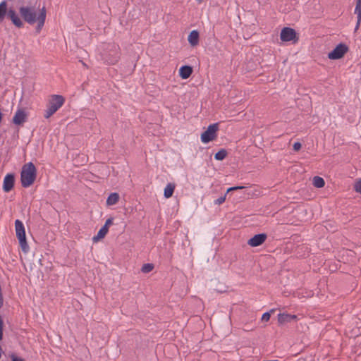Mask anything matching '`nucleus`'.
I'll use <instances>...</instances> for the list:
<instances>
[{
	"label": "nucleus",
	"instance_id": "obj_28",
	"mask_svg": "<svg viewBox=\"0 0 361 361\" xmlns=\"http://www.w3.org/2000/svg\"><path fill=\"white\" fill-rule=\"evenodd\" d=\"M245 188L244 186H233V187H231V188H229L227 191H226V193L231 192V191H234V190H241V189H243Z\"/></svg>",
	"mask_w": 361,
	"mask_h": 361
},
{
	"label": "nucleus",
	"instance_id": "obj_22",
	"mask_svg": "<svg viewBox=\"0 0 361 361\" xmlns=\"http://www.w3.org/2000/svg\"><path fill=\"white\" fill-rule=\"evenodd\" d=\"M227 154L228 153L226 149H221L214 154V159L219 161H222L226 157Z\"/></svg>",
	"mask_w": 361,
	"mask_h": 361
},
{
	"label": "nucleus",
	"instance_id": "obj_20",
	"mask_svg": "<svg viewBox=\"0 0 361 361\" xmlns=\"http://www.w3.org/2000/svg\"><path fill=\"white\" fill-rule=\"evenodd\" d=\"M312 184L314 187L317 188H323L325 185V181L323 178L319 176H314L313 178Z\"/></svg>",
	"mask_w": 361,
	"mask_h": 361
},
{
	"label": "nucleus",
	"instance_id": "obj_25",
	"mask_svg": "<svg viewBox=\"0 0 361 361\" xmlns=\"http://www.w3.org/2000/svg\"><path fill=\"white\" fill-rule=\"evenodd\" d=\"M354 190L361 194V179L358 180L354 185Z\"/></svg>",
	"mask_w": 361,
	"mask_h": 361
},
{
	"label": "nucleus",
	"instance_id": "obj_16",
	"mask_svg": "<svg viewBox=\"0 0 361 361\" xmlns=\"http://www.w3.org/2000/svg\"><path fill=\"white\" fill-rule=\"evenodd\" d=\"M119 195L117 192L111 193L106 200V204L108 206H112L116 204L119 200Z\"/></svg>",
	"mask_w": 361,
	"mask_h": 361
},
{
	"label": "nucleus",
	"instance_id": "obj_14",
	"mask_svg": "<svg viewBox=\"0 0 361 361\" xmlns=\"http://www.w3.org/2000/svg\"><path fill=\"white\" fill-rule=\"evenodd\" d=\"M192 68L190 66H183L179 69V75L182 79H188L192 73Z\"/></svg>",
	"mask_w": 361,
	"mask_h": 361
},
{
	"label": "nucleus",
	"instance_id": "obj_29",
	"mask_svg": "<svg viewBox=\"0 0 361 361\" xmlns=\"http://www.w3.org/2000/svg\"><path fill=\"white\" fill-rule=\"evenodd\" d=\"M10 357L12 361H24L23 359L17 357L14 353H11V355H10Z\"/></svg>",
	"mask_w": 361,
	"mask_h": 361
},
{
	"label": "nucleus",
	"instance_id": "obj_5",
	"mask_svg": "<svg viewBox=\"0 0 361 361\" xmlns=\"http://www.w3.org/2000/svg\"><path fill=\"white\" fill-rule=\"evenodd\" d=\"M219 130L217 123L211 124L207 129L201 134V141L204 143H209L216 137V132Z\"/></svg>",
	"mask_w": 361,
	"mask_h": 361
},
{
	"label": "nucleus",
	"instance_id": "obj_23",
	"mask_svg": "<svg viewBox=\"0 0 361 361\" xmlns=\"http://www.w3.org/2000/svg\"><path fill=\"white\" fill-rule=\"evenodd\" d=\"M154 264L151 263L144 264L141 268V271L143 273H149L154 269Z\"/></svg>",
	"mask_w": 361,
	"mask_h": 361
},
{
	"label": "nucleus",
	"instance_id": "obj_2",
	"mask_svg": "<svg viewBox=\"0 0 361 361\" xmlns=\"http://www.w3.org/2000/svg\"><path fill=\"white\" fill-rule=\"evenodd\" d=\"M37 177V169L32 162H29L23 166L20 173L21 185L27 188L32 185Z\"/></svg>",
	"mask_w": 361,
	"mask_h": 361
},
{
	"label": "nucleus",
	"instance_id": "obj_15",
	"mask_svg": "<svg viewBox=\"0 0 361 361\" xmlns=\"http://www.w3.org/2000/svg\"><path fill=\"white\" fill-rule=\"evenodd\" d=\"M355 13L357 15V20L355 27V32H356L358 30L361 23V0H357L356 1Z\"/></svg>",
	"mask_w": 361,
	"mask_h": 361
},
{
	"label": "nucleus",
	"instance_id": "obj_11",
	"mask_svg": "<svg viewBox=\"0 0 361 361\" xmlns=\"http://www.w3.org/2000/svg\"><path fill=\"white\" fill-rule=\"evenodd\" d=\"M27 120V114L25 111L19 109L15 114L13 118V123L16 125L20 126L23 125Z\"/></svg>",
	"mask_w": 361,
	"mask_h": 361
},
{
	"label": "nucleus",
	"instance_id": "obj_3",
	"mask_svg": "<svg viewBox=\"0 0 361 361\" xmlns=\"http://www.w3.org/2000/svg\"><path fill=\"white\" fill-rule=\"evenodd\" d=\"M65 99L62 95L52 94L51 95L48 104L47 109L45 110L44 118H49L54 114H55L64 104Z\"/></svg>",
	"mask_w": 361,
	"mask_h": 361
},
{
	"label": "nucleus",
	"instance_id": "obj_7",
	"mask_svg": "<svg viewBox=\"0 0 361 361\" xmlns=\"http://www.w3.org/2000/svg\"><path fill=\"white\" fill-rule=\"evenodd\" d=\"M280 37L283 42L293 41L295 42L298 40V37L297 36L295 30L288 27H283L281 30Z\"/></svg>",
	"mask_w": 361,
	"mask_h": 361
},
{
	"label": "nucleus",
	"instance_id": "obj_1",
	"mask_svg": "<svg viewBox=\"0 0 361 361\" xmlns=\"http://www.w3.org/2000/svg\"><path fill=\"white\" fill-rule=\"evenodd\" d=\"M19 13L23 20L30 25H34L37 23L36 31L39 32L44 25L46 20V9L43 7L39 10V13L37 14L35 5L34 6H22L19 8Z\"/></svg>",
	"mask_w": 361,
	"mask_h": 361
},
{
	"label": "nucleus",
	"instance_id": "obj_13",
	"mask_svg": "<svg viewBox=\"0 0 361 361\" xmlns=\"http://www.w3.org/2000/svg\"><path fill=\"white\" fill-rule=\"evenodd\" d=\"M189 44L192 47H195L199 44L200 34L196 30H192L188 37Z\"/></svg>",
	"mask_w": 361,
	"mask_h": 361
},
{
	"label": "nucleus",
	"instance_id": "obj_30",
	"mask_svg": "<svg viewBox=\"0 0 361 361\" xmlns=\"http://www.w3.org/2000/svg\"><path fill=\"white\" fill-rule=\"evenodd\" d=\"M113 224V218H109L106 219L104 226H106L108 229L109 226Z\"/></svg>",
	"mask_w": 361,
	"mask_h": 361
},
{
	"label": "nucleus",
	"instance_id": "obj_27",
	"mask_svg": "<svg viewBox=\"0 0 361 361\" xmlns=\"http://www.w3.org/2000/svg\"><path fill=\"white\" fill-rule=\"evenodd\" d=\"M301 147H302V145L299 142H295L293 145V150L296 151V152L299 151L301 149Z\"/></svg>",
	"mask_w": 361,
	"mask_h": 361
},
{
	"label": "nucleus",
	"instance_id": "obj_18",
	"mask_svg": "<svg viewBox=\"0 0 361 361\" xmlns=\"http://www.w3.org/2000/svg\"><path fill=\"white\" fill-rule=\"evenodd\" d=\"M175 190V184L173 183H168L166 188H164V195L166 198H169L172 197L173 192Z\"/></svg>",
	"mask_w": 361,
	"mask_h": 361
},
{
	"label": "nucleus",
	"instance_id": "obj_19",
	"mask_svg": "<svg viewBox=\"0 0 361 361\" xmlns=\"http://www.w3.org/2000/svg\"><path fill=\"white\" fill-rule=\"evenodd\" d=\"M7 13V3L3 1L0 3V23H1Z\"/></svg>",
	"mask_w": 361,
	"mask_h": 361
},
{
	"label": "nucleus",
	"instance_id": "obj_24",
	"mask_svg": "<svg viewBox=\"0 0 361 361\" xmlns=\"http://www.w3.org/2000/svg\"><path fill=\"white\" fill-rule=\"evenodd\" d=\"M274 310H271L270 312H267L262 314V320L263 322H268L271 317V312H273Z\"/></svg>",
	"mask_w": 361,
	"mask_h": 361
},
{
	"label": "nucleus",
	"instance_id": "obj_6",
	"mask_svg": "<svg viewBox=\"0 0 361 361\" xmlns=\"http://www.w3.org/2000/svg\"><path fill=\"white\" fill-rule=\"evenodd\" d=\"M348 51V47L345 44L340 43L328 54V57L331 60L340 59L343 57Z\"/></svg>",
	"mask_w": 361,
	"mask_h": 361
},
{
	"label": "nucleus",
	"instance_id": "obj_4",
	"mask_svg": "<svg viewBox=\"0 0 361 361\" xmlns=\"http://www.w3.org/2000/svg\"><path fill=\"white\" fill-rule=\"evenodd\" d=\"M16 236L22 250L27 253L29 251V246L26 240L25 231L23 222L18 219L15 221Z\"/></svg>",
	"mask_w": 361,
	"mask_h": 361
},
{
	"label": "nucleus",
	"instance_id": "obj_10",
	"mask_svg": "<svg viewBox=\"0 0 361 361\" xmlns=\"http://www.w3.org/2000/svg\"><path fill=\"white\" fill-rule=\"evenodd\" d=\"M267 238L266 233L256 234L248 240L247 244L251 247H257L263 244Z\"/></svg>",
	"mask_w": 361,
	"mask_h": 361
},
{
	"label": "nucleus",
	"instance_id": "obj_26",
	"mask_svg": "<svg viewBox=\"0 0 361 361\" xmlns=\"http://www.w3.org/2000/svg\"><path fill=\"white\" fill-rule=\"evenodd\" d=\"M226 195H227V193H226L224 196H221V197H219L218 199H216L214 201V203L216 204H221L222 203H224L226 200Z\"/></svg>",
	"mask_w": 361,
	"mask_h": 361
},
{
	"label": "nucleus",
	"instance_id": "obj_17",
	"mask_svg": "<svg viewBox=\"0 0 361 361\" xmlns=\"http://www.w3.org/2000/svg\"><path fill=\"white\" fill-rule=\"evenodd\" d=\"M109 229L106 226H102L97 233V235L94 236L92 240L94 242H97L102 238H104L106 233H108Z\"/></svg>",
	"mask_w": 361,
	"mask_h": 361
},
{
	"label": "nucleus",
	"instance_id": "obj_9",
	"mask_svg": "<svg viewBox=\"0 0 361 361\" xmlns=\"http://www.w3.org/2000/svg\"><path fill=\"white\" fill-rule=\"evenodd\" d=\"M6 16L11 20L12 23L17 27L21 28L24 24L16 11L13 8L7 9Z\"/></svg>",
	"mask_w": 361,
	"mask_h": 361
},
{
	"label": "nucleus",
	"instance_id": "obj_8",
	"mask_svg": "<svg viewBox=\"0 0 361 361\" xmlns=\"http://www.w3.org/2000/svg\"><path fill=\"white\" fill-rule=\"evenodd\" d=\"M15 185V174L14 173H7L3 182V190L5 192H8L13 190Z\"/></svg>",
	"mask_w": 361,
	"mask_h": 361
},
{
	"label": "nucleus",
	"instance_id": "obj_21",
	"mask_svg": "<svg viewBox=\"0 0 361 361\" xmlns=\"http://www.w3.org/2000/svg\"><path fill=\"white\" fill-rule=\"evenodd\" d=\"M118 48H116V47H114V55L111 57H110L109 59H106V61H108L109 63L114 64L118 61V59L120 58V55H119V53L118 52Z\"/></svg>",
	"mask_w": 361,
	"mask_h": 361
},
{
	"label": "nucleus",
	"instance_id": "obj_12",
	"mask_svg": "<svg viewBox=\"0 0 361 361\" xmlns=\"http://www.w3.org/2000/svg\"><path fill=\"white\" fill-rule=\"evenodd\" d=\"M298 319L297 315L290 314L287 313H280L278 314V322L280 324H284L288 322H291L293 320Z\"/></svg>",
	"mask_w": 361,
	"mask_h": 361
}]
</instances>
